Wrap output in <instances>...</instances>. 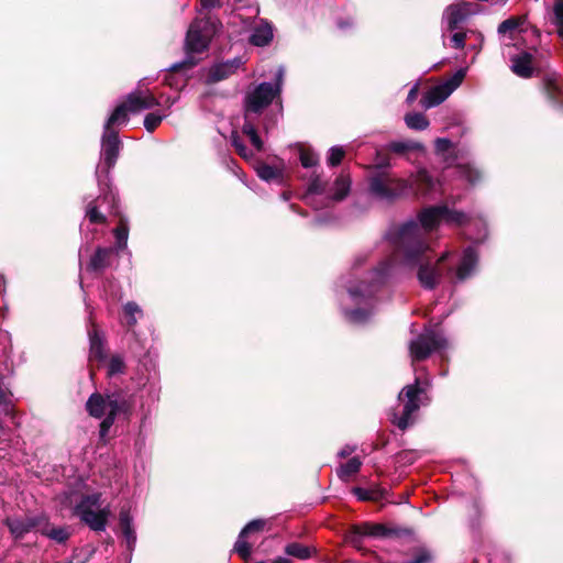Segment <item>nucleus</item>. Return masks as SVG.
<instances>
[{
	"mask_svg": "<svg viewBox=\"0 0 563 563\" xmlns=\"http://www.w3.org/2000/svg\"><path fill=\"white\" fill-rule=\"evenodd\" d=\"M446 206H431L420 211L419 223L415 221L402 224L397 234V247L402 252L407 263H418L428 250L422 229L430 232L438 228L444 218Z\"/></svg>",
	"mask_w": 563,
	"mask_h": 563,
	"instance_id": "obj_1",
	"label": "nucleus"
},
{
	"mask_svg": "<svg viewBox=\"0 0 563 563\" xmlns=\"http://www.w3.org/2000/svg\"><path fill=\"white\" fill-rule=\"evenodd\" d=\"M87 413L95 419H102L99 424V440L106 444L108 434L117 418L121 415L129 417L133 410V401L122 388L92 393L86 404Z\"/></svg>",
	"mask_w": 563,
	"mask_h": 563,
	"instance_id": "obj_2",
	"label": "nucleus"
},
{
	"mask_svg": "<svg viewBox=\"0 0 563 563\" xmlns=\"http://www.w3.org/2000/svg\"><path fill=\"white\" fill-rule=\"evenodd\" d=\"M217 32V23L210 18L194 22L187 31L185 40V49L187 57L180 62L170 66V74L166 76L165 82L173 86L172 77L175 73L180 70H188L194 68L199 59L192 56V54H199L209 48L212 36Z\"/></svg>",
	"mask_w": 563,
	"mask_h": 563,
	"instance_id": "obj_3",
	"label": "nucleus"
},
{
	"mask_svg": "<svg viewBox=\"0 0 563 563\" xmlns=\"http://www.w3.org/2000/svg\"><path fill=\"white\" fill-rule=\"evenodd\" d=\"M413 534L411 528L388 527L384 523L364 521L352 525L346 531V540L355 548H360L364 537L373 538H402Z\"/></svg>",
	"mask_w": 563,
	"mask_h": 563,
	"instance_id": "obj_4",
	"label": "nucleus"
},
{
	"mask_svg": "<svg viewBox=\"0 0 563 563\" xmlns=\"http://www.w3.org/2000/svg\"><path fill=\"white\" fill-rule=\"evenodd\" d=\"M423 397H427V391L420 386L419 378H416L413 384L405 386L398 397L405 402L402 413L399 418L393 419V423L402 431L411 426L415 422L413 413L423 405Z\"/></svg>",
	"mask_w": 563,
	"mask_h": 563,
	"instance_id": "obj_5",
	"label": "nucleus"
},
{
	"mask_svg": "<svg viewBox=\"0 0 563 563\" xmlns=\"http://www.w3.org/2000/svg\"><path fill=\"white\" fill-rule=\"evenodd\" d=\"M122 143L119 139L118 131L103 132L102 135V166L101 170H97L98 177V186L102 188V186L108 187L110 185V170L115 166L117 161L119 158L120 148Z\"/></svg>",
	"mask_w": 563,
	"mask_h": 563,
	"instance_id": "obj_6",
	"label": "nucleus"
},
{
	"mask_svg": "<svg viewBox=\"0 0 563 563\" xmlns=\"http://www.w3.org/2000/svg\"><path fill=\"white\" fill-rule=\"evenodd\" d=\"M98 501V495H85L74 511L91 530L100 532L106 530L111 511L108 507L95 511L91 507L96 506Z\"/></svg>",
	"mask_w": 563,
	"mask_h": 563,
	"instance_id": "obj_7",
	"label": "nucleus"
},
{
	"mask_svg": "<svg viewBox=\"0 0 563 563\" xmlns=\"http://www.w3.org/2000/svg\"><path fill=\"white\" fill-rule=\"evenodd\" d=\"M446 340L434 330H426L409 343V353L413 362L427 360L433 352L446 346Z\"/></svg>",
	"mask_w": 563,
	"mask_h": 563,
	"instance_id": "obj_8",
	"label": "nucleus"
},
{
	"mask_svg": "<svg viewBox=\"0 0 563 563\" xmlns=\"http://www.w3.org/2000/svg\"><path fill=\"white\" fill-rule=\"evenodd\" d=\"M279 93V85L274 86L271 82H261L253 91L246 93L244 110L254 114H261Z\"/></svg>",
	"mask_w": 563,
	"mask_h": 563,
	"instance_id": "obj_9",
	"label": "nucleus"
},
{
	"mask_svg": "<svg viewBox=\"0 0 563 563\" xmlns=\"http://www.w3.org/2000/svg\"><path fill=\"white\" fill-rule=\"evenodd\" d=\"M368 188L375 197L394 201L404 195L407 185L404 180L390 178L388 175L380 173L369 178Z\"/></svg>",
	"mask_w": 563,
	"mask_h": 563,
	"instance_id": "obj_10",
	"label": "nucleus"
},
{
	"mask_svg": "<svg viewBox=\"0 0 563 563\" xmlns=\"http://www.w3.org/2000/svg\"><path fill=\"white\" fill-rule=\"evenodd\" d=\"M45 514L25 515L24 517H8L4 525L15 540H21L31 531L41 533Z\"/></svg>",
	"mask_w": 563,
	"mask_h": 563,
	"instance_id": "obj_11",
	"label": "nucleus"
},
{
	"mask_svg": "<svg viewBox=\"0 0 563 563\" xmlns=\"http://www.w3.org/2000/svg\"><path fill=\"white\" fill-rule=\"evenodd\" d=\"M99 189L101 194L97 197L96 200L88 205L86 212V217L93 224H104L107 222V218L98 209V203L106 202L110 206L111 210L115 214L119 212V198L111 186H102V188Z\"/></svg>",
	"mask_w": 563,
	"mask_h": 563,
	"instance_id": "obj_12",
	"label": "nucleus"
},
{
	"mask_svg": "<svg viewBox=\"0 0 563 563\" xmlns=\"http://www.w3.org/2000/svg\"><path fill=\"white\" fill-rule=\"evenodd\" d=\"M448 256V253L442 254L434 264L429 261L420 263L417 272V278L424 289L432 290L440 284L443 275L442 265L446 261Z\"/></svg>",
	"mask_w": 563,
	"mask_h": 563,
	"instance_id": "obj_13",
	"label": "nucleus"
},
{
	"mask_svg": "<svg viewBox=\"0 0 563 563\" xmlns=\"http://www.w3.org/2000/svg\"><path fill=\"white\" fill-rule=\"evenodd\" d=\"M240 65V58H234L231 60H227L224 63L213 65L208 71L206 84L213 85L229 78L232 74L235 73Z\"/></svg>",
	"mask_w": 563,
	"mask_h": 563,
	"instance_id": "obj_14",
	"label": "nucleus"
},
{
	"mask_svg": "<svg viewBox=\"0 0 563 563\" xmlns=\"http://www.w3.org/2000/svg\"><path fill=\"white\" fill-rule=\"evenodd\" d=\"M124 101L131 113H139L159 106V101L153 95L142 96L141 91L130 92Z\"/></svg>",
	"mask_w": 563,
	"mask_h": 563,
	"instance_id": "obj_15",
	"label": "nucleus"
},
{
	"mask_svg": "<svg viewBox=\"0 0 563 563\" xmlns=\"http://www.w3.org/2000/svg\"><path fill=\"white\" fill-rule=\"evenodd\" d=\"M41 534L58 544H65L71 537V530L68 526H54L51 522L49 517L45 514Z\"/></svg>",
	"mask_w": 563,
	"mask_h": 563,
	"instance_id": "obj_16",
	"label": "nucleus"
},
{
	"mask_svg": "<svg viewBox=\"0 0 563 563\" xmlns=\"http://www.w3.org/2000/svg\"><path fill=\"white\" fill-rule=\"evenodd\" d=\"M478 262V256L474 247L468 246L464 250L461 262L456 268L455 277L459 282H464L471 277Z\"/></svg>",
	"mask_w": 563,
	"mask_h": 563,
	"instance_id": "obj_17",
	"label": "nucleus"
},
{
	"mask_svg": "<svg viewBox=\"0 0 563 563\" xmlns=\"http://www.w3.org/2000/svg\"><path fill=\"white\" fill-rule=\"evenodd\" d=\"M89 335V361L90 362H103L107 357L104 350V339L93 324L92 329L88 331Z\"/></svg>",
	"mask_w": 563,
	"mask_h": 563,
	"instance_id": "obj_18",
	"label": "nucleus"
},
{
	"mask_svg": "<svg viewBox=\"0 0 563 563\" xmlns=\"http://www.w3.org/2000/svg\"><path fill=\"white\" fill-rule=\"evenodd\" d=\"M113 250L111 247H97L93 255L90 257L86 269L92 273H102L111 265V257Z\"/></svg>",
	"mask_w": 563,
	"mask_h": 563,
	"instance_id": "obj_19",
	"label": "nucleus"
},
{
	"mask_svg": "<svg viewBox=\"0 0 563 563\" xmlns=\"http://www.w3.org/2000/svg\"><path fill=\"white\" fill-rule=\"evenodd\" d=\"M532 60V54L521 52L511 58V70L521 78H531L533 75Z\"/></svg>",
	"mask_w": 563,
	"mask_h": 563,
	"instance_id": "obj_20",
	"label": "nucleus"
},
{
	"mask_svg": "<svg viewBox=\"0 0 563 563\" xmlns=\"http://www.w3.org/2000/svg\"><path fill=\"white\" fill-rule=\"evenodd\" d=\"M351 177L349 174L341 173L334 180L332 187V194L327 197L331 202L343 201L350 194L351 190Z\"/></svg>",
	"mask_w": 563,
	"mask_h": 563,
	"instance_id": "obj_21",
	"label": "nucleus"
},
{
	"mask_svg": "<svg viewBox=\"0 0 563 563\" xmlns=\"http://www.w3.org/2000/svg\"><path fill=\"white\" fill-rule=\"evenodd\" d=\"M119 526L122 536L125 539L128 549L132 551L136 542V534L132 526V517L130 516L129 510L124 508H122L119 514Z\"/></svg>",
	"mask_w": 563,
	"mask_h": 563,
	"instance_id": "obj_22",
	"label": "nucleus"
},
{
	"mask_svg": "<svg viewBox=\"0 0 563 563\" xmlns=\"http://www.w3.org/2000/svg\"><path fill=\"white\" fill-rule=\"evenodd\" d=\"M450 96L449 91L446 90V87H444L442 84L438 86L431 87L422 97L420 100V103L426 109L433 108L435 106H439L448 97Z\"/></svg>",
	"mask_w": 563,
	"mask_h": 563,
	"instance_id": "obj_23",
	"label": "nucleus"
},
{
	"mask_svg": "<svg viewBox=\"0 0 563 563\" xmlns=\"http://www.w3.org/2000/svg\"><path fill=\"white\" fill-rule=\"evenodd\" d=\"M273 27L269 23L257 25L250 36V43L254 46L263 47L273 41Z\"/></svg>",
	"mask_w": 563,
	"mask_h": 563,
	"instance_id": "obj_24",
	"label": "nucleus"
},
{
	"mask_svg": "<svg viewBox=\"0 0 563 563\" xmlns=\"http://www.w3.org/2000/svg\"><path fill=\"white\" fill-rule=\"evenodd\" d=\"M386 150L394 154L405 156L409 152H423L424 146L422 143L417 141H393L387 146Z\"/></svg>",
	"mask_w": 563,
	"mask_h": 563,
	"instance_id": "obj_25",
	"label": "nucleus"
},
{
	"mask_svg": "<svg viewBox=\"0 0 563 563\" xmlns=\"http://www.w3.org/2000/svg\"><path fill=\"white\" fill-rule=\"evenodd\" d=\"M129 113L131 112L128 109L125 101L118 104L104 123V132L115 131L113 129L115 124L126 123L129 121Z\"/></svg>",
	"mask_w": 563,
	"mask_h": 563,
	"instance_id": "obj_26",
	"label": "nucleus"
},
{
	"mask_svg": "<svg viewBox=\"0 0 563 563\" xmlns=\"http://www.w3.org/2000/svg\"><path fill=\"white\" fill-rule=\"evenodd\" d=\"M544 90L553 106L563 111V90L559 81L554 78H548L544 81Z\"/></svg>",
	"mask_w": 563,
	"mask_h": 563,
	"instance_id": "obj_27",
	"label": "nucleus"
},
{
	"mask_svg": "<svg viewBox=\"0 0 563 563\" xmlns=\"http://www.w3.org/2000/svg\"><path fill=\"white\" fill-rule=\"evenodd\" d=\"M316 550L299 542H291L285 547V553L299 560H307L312 556Z\"/></svg>",
	"mask_w": 563,
	"mask_h": 563,
	"instance_id": "obj_28",
	"label": "nucleus"
},
{
	"mask_svg": "<svg viewBox=\"0 0 563 563\" xmlns=\"http://www.w3.org/2000/svg\"><path fill=\"white\" fill-rule=\"evenodd\" d=\"M352 494L361 501H378L384 497V490L378 487L371 489L353 487Z\"/></svg>",
	"mask_w": 563,
	"mask_h": 563,
	"instance_id": "obj_29",
	"label": "nucleus"
},
{
	"mask_svg": "<svg viewBox=\"0 0 563 563\" xmlns=\"http://www.w3.org/2000/svg\"><path fill=\"white\" fill-rule=\"evenodd\" d=\"M361 466H362V461L360 460V457L354 456V457L350 459L346 463L341 464V466L336 471L338 476L341 479L345 481V479L350 478L351 476L355 475L356 473H358L361 470Z\"/></svg>",
	"mask_w": 563,
	"mask_h": 563,
	"instance_id": "obj_30",
	"label": "nucleus"
},
{
	"mask_svg": "<svg viewBox=\"0 0 563 563\" xmlns=\"http://www.w3.org/2000/svg\"><path fill=\"white\" fill-rule=\"evenodd\" d=\"M405 122L409 129L416 130V131L426 130L430 124L427 117L420 112L407 113L405 115Z\"/></svg>",
	"mask_w": 563,
	"mask_h": 563,
	"instance_id": "obj_31",
	"label": "nucleus"
},
{
	"mask_svg": "<svg viewBox=\"0 0 563 563\" xmlns=\"http://www.w3.org/2000/svg\"><path fill=\"white\" fill-rule=\"evenodd\" d=\"M256 173L261 179L266 181H282L283 179V172L280 169L265 163L257 166Z\"/></svg>",
	"mask_w": 563,
	"mask_h": 563,
	"instance_id": "obj_32",
	"label": "nucleus"
},
{
	"mask_svg": "<svg viewBox=\"0 0 563 563\" xmlns=\"http://www.w3.org/2000/svg\"><path fill=\"white\" fill-rule=\"evenodd\" d=\"M267 521L265 519H254L250 521L240 532L241 538L252 539L254 536L264 531Z\"/></svg>",
	"mask_w": 563,
	"mask_h": 563,
	"instance_id": "obj_33",
	"label": "nucleus"
},
{
	"mask_svg": "<svg viewBox=\"0 0 563 563\" xmlns=\"http://www.w3.org/2000/svg\"><path fill=\"white\" fill-rule=\"evenodd\" d=\"M113 234L115 236L117 246L120 250H123L126 247V242L129 238V225L128 222L120 218L118 225L113 230Z\"/></svg>",
	"mask_w": 563,
	"mask_h": 563,
	"instance_id": "obj_34",
	"label": "nucleus"
},
{
	"mask_svg": "<svg viewBox=\"0 0 563 563\" xmlns=\"http://www.w3.org/2000/svg\"><path fill=\"white\" fill-rule=\"evenodd\" d=\"M457 169H459L460 176L462 178H464L465 180H467V183L473 186L482 180V177H483L482 173L468 164L459 165Z\"/></svg>",
	"mask_w": 563,
	"mask_h": 563,
	"instance_id": "obj_35",
	"label": "nucleus"
},
{
	"mask_svg": "<svg viewBox=\"0 0 563 563\" xmlns=\"http://www.w3.org/2000/svg\"><path fill=\"white\" fill-rule=\"evenodd\" d=\"M416 183L418 189L423 194L431 191L434 188L433 177L429 174L427 169H420L417 173Z\"/></svg>",
	"mask_w": 563,
	"mask_h": 563,
	"instance_id": "obj_36",
	"label": "nucleus"
},
{
	"mask_svg": "<svg viewBox=\"0 0 563 563\" xmlns=\"http://www.w3.org/2000/svg\"><path fill=\"white\" fill-rule=\"evenodd\" d=\"M443 220L448 223H454L456 225H465L470 222L471 218L463 211L452 210L446 207V211H444Z\"/></svg>",
	"mask_w": 563,
	"mask_h": 563,
	"instance_id": "obj_37",
	"label": "nucleus"
},
{
	"mask_svg": "<svg viewBox=\"0 0 563 563\" xmlns=\"http://www.w3.org/2000/svg\"><path fill=\"white\" fill-rule=\"evenodd\" d=\"M433 555L424 547H419L412 550L410 559L406 560L404 563H432Z\"/></svg>",
	"mask_w": 563,
	"mask_h": 563,
	"instance_id": "obj_38",
	"label": "nucleus"
},
{
	"mask_svg": "<svg viewBox=\"0 0 563 563\" xmlns=\"http://www.w3.org/2000/svg\"><path fill=\"white\" fill-rule=\"evenodd\" d=\"M327 183L322 181L320 175L313 174L309 181L305 198L308 199L312 195H322L325 192Z\"/></svg>",
	"mask_w": 563,
	"mask_h": 563,
	"instance_id": "obj_39",
	"label": "nucleus"
},
{
	"mask_svg": "<svg viewBox=\"0 0 563 563\" xmlns=\"http://www.w3.org/2000/svg\"><path fill=\"white\" fill-rule=\"evenodd\" d=\"M123 312L126 319L125 323L128 328H133L136 324V313L142 314L140 306L134 301L126 302L123 307Z\"/></svg>",
	"mask_w": 563,
	"mask_h": 563,
	"instance_id": "obj_40",
	"label": "nucleus"
},
{
	"mask_svg": "<svg viewBox=\"0 0 563 563\" xmlns=\"http://www.w3.org/2000/svg\"><path fill=\"white\" fill-rule=\"evenodd\" d=\"M126 369V365L124 363V360L121 355H112L108 363V371L107 375L109 377L115 376L118 374H123Z\"/></svg>",
	"mask_w": 563,
	"mask_h": 563,
	"instance_id": "obj_41",
	"label": "nucleus"
},
{
	"mask_svg": "<svg viewBox=\"0 0 563 563\" xmlns=\"http://www.w3.org/2000/svg\"><path fill=\"white\" fill-rule=\"evenodd\" d=\"M419 457V454L415 450H402L395 454V463L399 466L412 465Z\"/></svg>",
	"mask_w": 563,
	"mask_h": 563,
	"instance_id": "obj_42",
	"label": "nucleus"
},
{
	"mask_svg": "<svg viewBox=\"0 0 563 563\" xmlns=\"http://www.w3.org/2000/svg\"><path fill=\"white\" fill-rule=\"evenodd\" d=\"M552 23L556 26L558 35L563 38V0H555Z\"/></svg>",
	"mask_w": 563,
	"mask_h": 563,
	"instance_id": "obj_43",
	"label": "nucleus"
},
{
	"mask_svg": "<svg viewBox=\"0 0 563 563\" xmlns=\"http://www.w3.org/2000/svg\"><path fill=\"white\" fill-rule=\"evenodd\" d=\"M234 551L243 561L247 562L252 554V543L249 542L247 538H241L239 536L238 541L234 544Z\"/></svg>",
	"mask_w": 563,
	"mask_h": 563,
	"instance_id": "obj_44",
	"label": "nucleus"
},
{
	"mask_svg": "<svg viewBox=\"0 0 563 563\" xmlns=\"http://www.w3.org/2000/svg\"><path fill=\"white\" fill-rule=\"evenodd\" d=\"M522 23V19L519 16H510L503 21L498 25V33L499 34H507L516 31L520 24Z\"/></svg>",
	"mask_w": 563,
	"mask_h": 563,
	"instance_id": "obj_45",
	"label": "nucleus"
},
{
	"mask_svg": "<svg viewBox=\"0 0 563 563\" xmlns=\"http://www.w3.org/2000/svg\"><path fill=\"white\" fill-rule=\"evenodd\" d=\"M346 319L352 323H364L369 318V312L363 308H356L352 310H347L345 312Z\"/></svg>",
	"mask_w": 563,
	"mask_h": 563,
	"instance_id": "obj_46",
	"label": "nucleus"
},
{
	"mask_svg": "<svg viewBox=\"0 0 563 563\" xmlns=\"http://www.w3.org/2000/svg\"><path fill=\"white\" fill-rule=\"evenodd\" d=\"M465 19L464 13L456 7L451 8L449 16H448V29L449 31H454L459 27V25Z\"/></svg>",
	"mask_w": 563,
	"mask_h": 563,
	"instance_id": "obj_47",
	"label": "nucleus"
},
{
	"mask_svg": "<svg viewBox=\"0 0 563 563\" xmlns=\"http://www.w3.org/2000/svg\"><path fill=\"white\" fill-rule=\"evenodd\" d=\"M345 156V151L341 146H333L329 151L328 165L331 167L339 166Z\"/></svg>",
	"mask_w": 563,
	"mask_h": 563,
	"instance_id": "obj_48",
	"label": "nucleus"
},
{
	"mask_svg": "<svg viewBox=\"0 0 563 563\" xmlns=\"http://www.w3.org/2000/svg\"><path fill=\"white\" fill-rule=\"evenodd\" d=\"M464 78H465V70L459 69L457 71H455V74L450 79H448L442 85L444 87H446V90L451 95L462 84Z\"/></svg>",
	"mask_w": 563,
	"mask_h": 563,
	"instance_id": "obj_49",
	"label": "nucleus"
},
{
	"mask_svg": "<svg viewBox=\"0 0 563 563\" xmlns=\"http://www.w3.org/2000/svg\"><path fill=\"white\" fill-rule=\"evenodd\" d=\"M300 163L305 168H311L316 166L319 162L318 156L311 150L302 148L300 151Z\"/></svg>",
	"mask_w": 563,
	"mask_h": 563,
	"instance_id": "obj_50",
	"label": "nucleus"
},
{
	"mask_svg": "<svg viewBox=\"0 0 563 563\" xmlns=\"http://www.w3.org/2000/svg\"><path fill=\"white\" fill-rule=\"evenodd\" d=\"M163 121V115L158 113H147L144 118V128L147 132H154Z\"/></svg>",
	"mask_w": 563,
	"mask_h": 563,
	"instance_id": "obj_51",
	"label": "nucleus"
},
{
	"mask_svg": "<svg viewBox=\"0 0 563 563\" xmlns=\"http://www.w3.org/2000/svg\"><path fill=\"white\" fill-rule=\"evenodd\" d=\"M232 146L235 148L236 153L242 157H247L249 155H252V153L249 152V148L244 145L243 141L239 135L232 136Z\"/></svg>",
	"mask_w": 563,
	"mask_h": 563,
	"instance_id": "obj_52",
	"label": "nucleus"
},
{
	"mask_svg": "<svg viewBox=\"0 0 563 563\" xmlns=\"http://www.w3.org/2000/svg\"><path fill=\"white\" fill-rule=\"evenodd\" d=\"M251 114H254L253 112H246V110H244V123H243V126H242V132L245 134V135H250L251 133H255L257 130L255 128V124L251 118Z\"/></svg>",
	"mask_w": 563,
	"mask_h": 563,
	"instance_id": "obj_53",
	"label": "nucleus"
},
{
	"mask_svg": "<svg viewBox=\"0 0 563 563\" xmlns=\"http://www.w3.org/2000/svg\"><path fill=\"white\" fill-rule=\"evenodd\" d=\"M389 153L386 147L384 150L377 151V166L379 168H386L390 166Z\"/></svg>",
	"mask_w": 563,
	"mask_h": 563,
	"instance_id": "obj_54",
	"label": "nucleus"
},
{
	"mask_svg": "<svg viewBox=\"0 0 563 563\" xmlns=\"http://www.w3.org/2000/svg\"><path fill=\"white\" fill-rule=\"evenodd\" d=\"M466 34L464 32H456L452 35V47L462 49L465 46Z\"/></svg>",
	"mask_w": 563,
	"mask_h": 563,
	"instance_id": "obj_55",
	"label": "nucleus"
},
{
	"mask_svg": "<svg viewBox=\"0 0 563 563\" xmlns=\"http://www.w3.org/2000/svg\"><path fill=\"white\" fill-rule=\"evenodd\" d=\"M434 145L438 153H444L453 146V143L449 139L439 137L435 140Z\"/></svg>",
	"mask_w": 563,
	"mask_h": 563,
	"instance_id": "obj_56",
	"label": "nucleus"
},
{
	"mask_svg": "<svg viewBox=\"0 0 563 563\" xmlns=\"http://www.w3.org/2000/svg\"><path fill=\"white\" fill-rule=\"evenodd\" d=\"M1 398L3 397L1 396ZM0 412H3L5 416L13 415V405L9 397L0 400Z\"/></svg>",
	"mask_w": 563,
	"mask_h": 563,
	"instance_id": "obj_57",
	"label": "nucleus"
},
{
	"mask_svg": "<svg viewBox=\"0 0 563 563\" xmlns=\"http://www.w3.org/2000/svg\"><path fill=\"white\" fill-rule=\"evenodd\" d=\"M250 137V141L252 145L256 148V151L261 152L264 148V143L262 139L260 137L257 131L255 133H251L247 135Z\"/></svg>",
	"mask_w": 563,
	"mask_h": 563,
	"instance_id": "obj_58",
	"label": "nucleus"
},
{
	"mask_svg": "<svg viewBox=\"0 0 563 563\" xmlns=\"http://www.w3.org/2000/svg\"><path fill=\"white\" fill-rule=\"evenodd\" d=\"M202 9L205 10H212L216 8H221V1L220 0H199Z\"/></svg>",
	"mask_w": 563,
	"mask_h": 563,
	"instance_id": "obj_59",
	"label": "nucleus"
},
{
	"mask_svg": "<svg viewBox=\"0 0 563 563\" xmlns=\"http://www.w3.org/2000/svg\"><path fill=\"white\" fill-rule=\"evenodd\" d=\"M418 86H413L410 90H409V93H408V97H407V100L408 101H413L416 98H417V95H418Z\"/></svg>",
	"mask_w": 563,
	"mask_h": 563,
	"instance_id": "obj_60",
	"label": "nucleus"
},
{
	"mask_svg": "<svg viewBox=\"0 0 563 563\" xmlns=\"http://www.w3.org/2000/svg\"><path fill=\"white\" fill-rule=\"evenodd\" d=\"M387 443H388V439L380 437L379 440H377V442L375 443L374 449L375 450L383 449L387 445Z\"/></svg>",
	"mask_w": 563,
	"mask_h": 563,
	"instance_id": "obj_61",
	"label": "nucleus"
},
{
	"mask_svg": "<svg viewBox=\"0 0 563 563\" xmlns=\"http://www.w3.org/2000/svg\"><path fill=\"white\" fill-rule=\"evenodd\" d=\"M353 448L346 445L345 448H343L340 452H339V456L340 457H347L352 452H353Z\"/></svg>",
	"mask_w": 563,
	"mask_h": 563,
	"instance_id": "obj_62",
	"label": "nucleus"
},
{
	"mask_svg": "<svg viewBox=\"0 0 563 563\" xmlns=\"http://www.w3.org/2000/svg\"><path fill=\"white\" fill-rule=\"evenodd\" d=\"M272 563H292L291 560L287 559V558H277L275 559Z\"/></svg>",
	"mask_w": 563,
	"mask_h": 563,
	"instance_id": "obj_63",
	"label": "nucleus"
}]
</instances>
